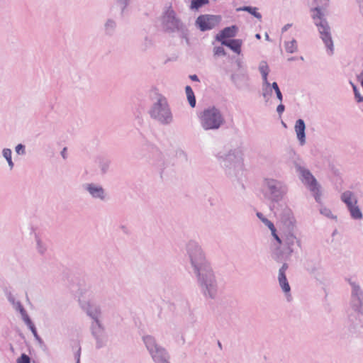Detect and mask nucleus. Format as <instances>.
Segmentation results:
<instances>
[{
	"label": "nucleus",
	"instance_id": "nucleus-1",
	"mask_svg": "<svg viewBox=\"0 0 363 363\" xmlns=\"http://www.w3.org/2000/svg\"><path fill=\"white\" fill-rule=\"evenodd\" d=\"M186 252L203 295L214 299L218 290V281L201 247L197 242L190 241L186 245Z\"/></svg>",
	"mask_w": 363,
	"mask_h": 363
},
{
	"label": "nucleus",
	"instance_id": "nucleus-43",
	"mask_svg": "<svg viewBox=\"0 0 363 363\" xmlns=\"http://www.w3.org/2000/svg\"><path fill=\"white\" fill-rule=\"evenodd\" d=\"M353 91L357 101L363 102V96L361 95L356 85H353Z\"/></svg>",
	"mask_w": 363,
	"mask_h": 363
},
{
	"label": "nucleus",
	"instance_id": "nucleus-38",
	"mask_svg": "<svg viewBox=\"0 0 363 363\" xmlns=\"http://www.w3.org/2000/svg\"><path fill=\"white\" fill-rule=\"evenodd\" d=\"M246 77L245 75H240V74H233L231 75V80L232 82L235 84V85L238 88V89H241L242 86L240 83V81L242 79H244Z\"/></svg>",
	"mask_w": 363,
	"mask_h": 363
},
{
	"label": "nucleus",
	"instance_id": "nucleus-7",
	"mask_svg": "<svg viewBox=\"0 0 363 363\" xmlns=\"http://www.w3.org/2000/svg\"><path fill=\"white\" fill-rule=\"evenodd\" d=\"M346 281L350 286V308L363 315V288L354 277L347 278Z\"/></svg>",
	"mask_w": 363,
	"mask_h": 363
},
{
	"label": "nucleus",
	"instance_id": "nucleus-32",
	"mask_svg": "<svg viewBox=\"0 0 363 363\" xmlns=\"http://www.w3.org/2000/svg\"><path fill=\"white\" fill-rule=\"evenodd\" d=\"M111 162L108 159L101 158L99 162V167L102 175L106 174L109 169Z\"/></svg>",
	"mask_w": 363,
	"mask_h": 363
},
{
	"label": "nucleus",
	"instance_id": "nucleus-14",
	"mask_svg": "<svg viewBox=\"0 0 363 363\" xmlns=\"http://www.w3.org/2000/svg\"><path fill=\"white\" fill-rule=\"evenodd\" d=\"M361 313L352 311L348 312L346 320V328L352 335H357L363 330V320Z\"/></svg>",
	"mask_w": 363,
	"mask_h": 363
},
{
	"label": "nucleus",
	"instance_id": "nucleus-9",
	"mask_svg": "<svg viewBox=\"0 0 363 363\" xmlns=\"http://www.w3.org/2000/svg\"><path fill=\"white\" fill-rule=\"evenodd\" d=\"M164 29L170 33L181 32L184 33L186 26L182 21L177 17L176 13L172 9H168L163 17Z\"/></svg>",
	"mask_w": 363,
	"mask_h": 363
},
{
	"label": "nucleus",
	"instance_id": "nucleus-48",
	"mask_svg": "<svg viewBox=\"0 0 363 363\" xmlns=\"http://www.w3.org/2000/svg\"><path fill=\"white\" fill-rule=\"evenodd\" d=\"M276 111H277L278 115L279 116V117H281L282 113L285 111V106L282 104V102H280V104L277 106Z\"/></svg>",
	"mask_w": 363,
	"mask_h": 363
},
{
	"label": "nucleus",
	"instance_id": "nucleus-18",
	"mask_svg": "<svg viewBox=\"0 0 363 363\" xmlns=\"http://www.w3.org/2000/svg\"><path fill=\"white\" fill-rule=\"evenodd\" d=\"M238 30V28L235 25L225 27L216 35V40L220 42V43H222V41H227L228 40V38L235 37Z\"/></svg>",
	"mask_w": 363,
	"mask_h": 363
},
{
	"label": "nucleus",
	"instance_id": "nucleus-39",
	"mask_svg": "<svg viewBox=\"0 0 363 363\" xmlns=\"http://www.w3.org/2000/svg\"><path fill=\"white\" fill-rule=\"evenodd\" d=\"M16 309L20 312L23 320H24V318H27L29 317L26 309L23 308L20 301H17L16 303Z\"/></svg>",
	"mask_w": 363,
	"mask_h": 363
},
{
	"label": "nucleus",
	"instance_id": "nucleus-40",
	"mask_svg": "<svg viewBox=\"0 0 363 363\" xmlns=\"http://www.w3.org/2000/svg\"><path fill=\"white\" fill-rule=\"evenodd\" d=\"M272 88H273V90L275 91L277 99L280 102H282L283 101V94L279 87L278 84L276 82L272 83Z\"/></svg>",
	"mask_w": 363,
	"mask_h": 363
},
{
	"label": "nucleus",
	"instance_id": "nucleus-5",
	"mask_svg": "<svg viewBox=\"0 0 363 363\" xmlns=\"http://www.w3.org/2000/svg\"><path fill=\"white\" fill-rule=\"evenodd\" d=\"M199 118L201 128L206 131L218 130L225 123L221 111L215 106L205 108Z\"/></svg>",
	"mask_w": 363,
	"mask_h": 363
},
{
	"label": "nucleus",
	"instance_id": "nucleus-30",
	"mask_svg": "<svg viewBox=\"0 0 363 363\" xmlns=\"http://www.w3.org/2000/svg\"><path fill=\"white\" fill-rule=\"evenodd\" d=\"M309 189L312 192L315 201L317 203L321 204L322 203V198H321L322 194L320 191V186L318 184H317L315 185L311 186V188Z\"/></svg>",
	"mask_w": 363,
	"mask_h": 363
},
{
	"label": "nucleus",
	"instance_id": "nucleus-53",
	"mask_svg": "<svg viewBox=\"0 0 363 363\" xmlns=\"http://www.w3.org/2000/svg\"><path fill=\"white\" fill-rule=\"evenodd\" d=\"M66 150H67V148L66 147H64L63 150L61 151V155L62 157L65 159L67 157V155H66Z\"/></svg>",
	"mask_w": 363,
	"mask_h": 363
},
{
	"label": "nucleus",
	"instance_id": "nucleus-3",
	"mask_svg": "<svg viewBox=\"0 0 363 363\" xmlns=\"http://www.w3.org/2000/svg\"><path fill=\"white\" fill-rule=\"evenodd\" d=\"M216 157L225 175L231 179H237L242 171L243 159L240 148H230L220 151Z\"/></svg>",
	"mask_w": 363,
	"mask_h": 363
},
{
	"label": "nucleus",
	"instance_id": "nucleus-4",
	"mask_svg": "<svg viewBox=\"0 0 363 363\" xmlns=\"http://www.w3.org/2000/svg\"><path fill=\"white\" fill-rule=\"evenodd\" d=\"M150 117L162 125L173 123L174 117L167 99L160 95L148 110Z\"/></svg>",
	"mask_w": 363,
	"mask_h": 363
},
{
	"label": "nucleus",
	"instance_id": "nucleus-50",
	"mask_svg": "<svg viewBox=\"0 0 363 363\" xmlns=\"http://www.w3.org/2000/svg\"><path fill=\"white\" fill-rule=\"evenodd\" d=\"M80 351H81V348L79 347L77 352V353L75 354V359L77 360V363H79V359H80Z\"/></svg>",
	"mask_w": 363,
	"mask_h": 363
},
{
	"label": "nucleus",
	"instance_id": "nucleus-8",
	"mask_svg": "<svg viewBox=\"0 0 363 363\" xmlns=\"http://www.w3.org/2000/svg\"><path fill=\"white\" fill-rule=\"evenodd\" d=\"M143 340L155 363H170L168 352L157 342L154 337L145 335Z\"/></svg>",
	"mask_w": 363,
	"mask_h": 363
},
{
	"label": "nucleus",
	"instance_id": "nucleus-28",
	"mask_svg": "<svg viewBox=\"0 0 363 363\" xmlns=\"http://www.w3.org/2000/svg\"><path fill=\"white\" fill-rule=\"evenodd\" d=\"M185 92L186 94L187 100L191 108H194L196 106V97L194 93L190 86H186L185 87Z\"/></svg>",
	"mask_w": 363,
	"mask_h": 363
},
{
	"label": "nucleus",
	"instance_id": "nucleus-27",
	"mask_svg": "<svg viewBox=\"0 0 363 363\" xmlns=\"http://www.w3.org/2000/svg\"><path fill=\"white\" fill-rule=\"evenodd\" d=\"M259 70L262 74V84H267L269 81L267 77L269 72V68L265 61H262L259 65Z\"/></svg>",
	"mask_w": 363,
	"mask_h": 363
},
{
	"label": "nucleus",
	"instance_id": "nucleus-11",
	"mask_svg": "<svg viewBox=\"0 0 363 363\" xmlns=\"http://www.w3.org/2000/svg\"><path fill=\"white\" fill-rule=\"evenodd\" d=\"M91 334L96 341V347L102 348L106 345L108 336L106 333L103 320L91 322L90 325Z\"/></svg>",
	"mask_w": 363,
	"mask_h": 363
},
{
	"label": "nucleus",
	"instance_id": "nucleus-58",
	"mask_svg": "<svg viewBox=\"0 0 363 363\" xmlns=\"http://www.w3.org/2000/svg\"><path fill=\"white\" fill-rule=\"evenodd\" d=\"M217 344H218V347H219L220 350H222V349H223V346H222L221 342L218 340Z\"/></svg>",
	"mask_w": 363,
	"mask_h": 363
},
{
	"label": "nucleus",
	"instance_id": "nucleus-34",
	"mask_svg": "<svg viewBox=\"0 0 363 363\" xmlns=\"http://www.w3.org/2000/svg\"><path fill=\"white\" fill-rule=\"evenodd\" d=\"M285 50L289 53H294L298 50L297 42L295 39L285 43Z\"/></svg>",
	"mask_w": 363,
	"mask_h": 363
},
{
	"label": "nucleus",
	"instance_id": "nucleus-10",
	"mask_svg": "<svg viewBox=\"0 0 363 363\" xmlns=\"http://www.w3.org/2000/svg\"><path fill=\"white\" fill-rule=\"evenodd\" d=\"M81 308L91 318V322L103 320V313L99 304L91 300L79 299Z\"/></svg>",
	"mask_w": 363,
	"mask_h": 363
},
{
	"label": "nucleus",
	"instance_id": "nucleus-59",
	"mask_svg": "<svg viewBox=\"0 0 363 363\" xmlns=\"http://www.w3.org/2000/svg\"><path fill=\"white\" fill-rule=\"evenodd\" d=\"M255 38H256L257 39L259 40V39L261 38V35H260V34H259V33H257V34L255 35Z\"/></svg>",
	"mask_w": 363,
	"mask_h": 363
},
{
	"label": "nucleus",
	"instance_id": "nucleus-36",
	"mask_svg": "<svg viewBox=\"0 0 363 363\" xmlns=\"http://www.w3.org/2000/svg\"><path fill=\"white\" fill-rule=\"evenodd\" d=\"M208 3V0H192L191 2V9L198 10Z\"/></svg>",
	"mask_w": 363,
	"mask_h": 363
},
{
	"label": "nucleus",
	"instance_id": "nucleus-29",
	"mask_svg": "<svg viewBox=\"0 0 363 363\" xmlns=\"http://www.w3.org/2000/svg\"><path fill=\"white\" fill-rule=\"evenodd\" d=\"M278 280L279 285L285 294L289 293L291 288L287 281L286 274H281L278 276Z\"/></svg>",
	"mask_w": 363,
	"mask_h": 363
},
{
	"label": "nucleus",
	"instance_id": "nucleus-51",
	"mask_svg": "<svg viewBox=\"0 0 363 363\" xmlns=\"http://www.w3.org/2000/svg\"><path fill=\"white\" fill-rule=\"evenodd\" d=\"M291 23H287L282 28H281V32L282 33H284L286 32L289 28L291 27Z\"/></svg>",
	"mask_w": 363,
	"mask_h": 363
},
{
	"label": "nucleus",
	"instance_id": "nucleus-44",
	"mask_svg": "<svg viewBox=\"0 0 363 363\" xmlns=\"http://www.w3.org/2000/svg\"><path fill=\"white\" fill-rule=\"evenodd\" d=\"M17 363H30V358L26 354H21V355L17 359Z\"/></svg>",
	"mask_w": 363,
	"mask_h": 363
},
{
	"label": "nucleus",
	"instance_id": "nucleus-2",
	"mask_svg": "<svg viewBox=\"0 0 363 363\" xmlns=\"http://www.w3.org/2000/svg\"><path fill=\"white\" fill-rule=\"evenodd\" d=\"M329 2L330 0H318V5L312 9V11H313L312 18L314 24L318 28L320 38L325 45L327 52L331 56L334 53V44L331 35V28L323 12V11L328 8Z\"/></svg>",
	"mask_w": 363,
	"mask_h": 363
},
{
	"label": "nucleus",
	"instance_id": "nucleus-60",
	"mask_svg": "<svg viewBox=\"0 0 363 363\" xmlns=\"http://www.w3.org/2000/svg\"><path fill=\"white\" fill-rule=\"evenodd\" d=\"M137 118H138V122H139V123H141V122H142V121H143L142 118H140V117H139V116H138Z\"/></svg>",
	"mask_w": 363,
	"mask_h": 363
},
{
	"label": "nucleus",
	"instance_id": "nucleus-41",
	"mask_svg": "<svg viewBox=\"0 0 363 363\" xmlns=\"http://www.w3.org/2000/svg\"><path fill=\"white\" fill-rule=\"evenodd\" d=\"M213 54L215 56H225L226 52L223 46H217L213 48Z\"/></svg>",
	"mask_w": 363,
	"mask_h": 363
},
{
	"label": "nucleus",
	"instance_id": "nucleus-20",
	"mask_svg": "<svg viewBox=\"0 0 363 363\" xmlns=\"http://www.w3.org/2000/svg\"><path fill=\"white\" fill-rule=\"evenodd\" d=\"M294 130L297 139L301 145L306 144V124L303 119H298L296 121Z\"/></svg>",
	"mask_w": 363,
	"mask_h": 363
},
{
	"label": "nucleus",
	"instance_id": "nucleus-55",
	"mask_svg": "<svg viewBox=\"0 0 363 363\" xmlns=\"http://www.w3.org/2000/svg\"><path fill=\"white\" fill-rule=\"evenodd\" d=\"M359 6H363V0H356Z\"/></svg>",
	"mask_w": 363,
	"mask_h": 363
},
{
	"label": "nucleus",
	"instance_id": "nucleus-57",
	"mask_svg": "<svg viewBox=\"0 0 363 363\" xmlns=\"http://www.w3.org/2000/svg\"><path fill=\"white\" fill-rule=\"evenodd\" d=\"M264 37H265V39H266L267 40H268V41H270V40H270V38H269V35H268V33H265Z\"/></svg>",
	"mask_w": 363,
	"mask_h": 363
},
{
	"label": "nucleus",
	"instance_id": "nucleus-61",
	"mask_svg": "<svg viewBox=\"0 0 363 363\" xmlns=\"http://www.w3.org/2000/svg\"><path fill=\"white\" fill-rule=\"evenodd\" d=\"M350 84H351V86L353 87V85H355L352 81L350 82Z\"/></svg>",
	"mask_w": 363,
	"mask_h": 363
},
{
	"label": "nucleus",
	"instance_id": "nucleus-13",
	"mask_svg": "<svg viewBox=\"0 0 363 363\" xmlns=\"http://www.w3.org/2000/svg\"><path fill=\"white\" fill-rule=\"evenodd\" d=\"M221 21L220 16L204 14L199 16L196 20V25L201 31L214 28Z\"/></svg>",
	"mask_w": 363,
	"mask_h": 363
},
{
	"label": "nucleus",
	"instance_id": "nucleus-26",
	"mask_svg": "<svg viewBox=\"0 0 363 363\" xmlns=\"http://www.w3.org/2000/svg\"><path fill=\"white\" fill-rule=\"evenodd\" d=\"M272 83L270 84L269 82L267 84H262V95L265 102H268L269 101L270 98L272 96Z\"/></svg>",
	"mask_w": 363,
	"mask_h": 363
},
{
	"label": "nucleus",
	"instance_id": "nucleus-46",
	"mask_svg": "<svg viewBox=\"0 0 363 363\" xmlns=\"http://www.w3.org/2000/svg\"><path fill=\"white\" fill-rule=\"evenodd\" d=\"M116 1L121 6V13H123L129 5L130 0H116Z\"/></svg>",
	"mask_w": 363,
	"mask_h": 363
},
{
	"label": "nucleus",
	"instance_id": "nucleus-42",
	"mask_svg": "<svg viewBox=\"0 0 363 363\" xmlns=\"http://www.w3.org/2000/svg\"><path fill=\"white\" fill-rule=\"evenodd\" d=\"M257 216L259 218H260L262 220V221L269 228V229H272V228H274V224L272 222H271L269 220H268L267 218H264L263 217V215L262 213H257Z\"/></svg>",
	"mask_w": 363,
	"mask_h": 363
},
{
	"label": "nucleus",
	"instance_id": "nucleus-24",
	"mask_svg": "<svg viewBox=\"0 0 363 363\" xmlns=\"http://www.w3.org/2000/svg\"><path fill=\"white\" fill-rule=\"evenodd\" d=\"M341 200L343 203H345L347 208H348L351 207L352 205L354 204V201L357 199L354 196L353 192L350 191H346L342 194Z\"/></svg>",
	"mask_w": 363,
	"mask_h": 363
},
{
	"label": "nucleus",
	"instance_id": "nucleus-63",
	"mask_svg": "<svg viewBox=\"0 0 363 363\" xmlns=\"http://www.w3.org/2000/svg\"><path fill=\"white\" fill-rule=\"evenodd\" d=\"M300 60H304L303 57L301 56Z\"/></svg>",
	"mask_w": 363,
	"mask_h": 363
},
{
	"label": "nucleus",
	"instance_id": "nucleus-64",
	"mask_svg": "<svg viewBox=\"0 0 363 363\" xmlns=\"http://www.w3.org/2000/svg\"><path fill=\"white\" fill-rule=\"evenodd\" d=\"M282 125H283L284 127H286V123H284V122H282Z\"/></svg>",
	"mask_w": 363,
	"mask_h": 363
},
{
	"label": "nucleus",
	"instance_id": "nucleus-12",
	"mask_svg": "<svg viewBox=\"0 0 363 363\" xmlns=\"http://www.w3.org/2000/svg\"><path fill=\"white\" fill-rule=\"evenodd\" d=\"M275 213L279 216L283 230H296V219L291 210L289 207L284 206L280 209L277 208Z\"/></svg>",
	"mask_w": 363,
	"mask_h": 363
},
{
	"label": "nucleus",
	"instance_id": "nucleus-56",
	"mask_svg": "<svg viewBox=\"0 0 363 363\" xmlns=\"http://www.w3.org/2000/svg\"><path fill=\"white\" fill-rule=\"evenodd\" d=\"M181 341H182V345L185 344L186 340H185V337L184 335L181 336Z\"/></svg>",
	"mask_w": 363,
	"mask_h": 363
},
{
	"label": "nucleus",
	"instance_id": "nucleus-35",
	"mask_svg": "<svg viewBox=\"0 0 363 363\" xmlns=\"http://www.w3.org/2000/svg\"><path fill=\"white\" fill-rule=\"evenodd\" d=\"M168 301L172 305H176L177 302L185 303V300L182 296L177 291H175L172 298H168Z\"/></svg>",
	"mask_w": 363,
	"mask_h": 363
},
{
	"label": "nucleus",
	"instance_id": "nucleus-52",
	"mask_svg": "<svg viewBox=\"0 0 363 363\" xmlns=\"http://www.w3.org/2000/svg\"><path fill=\"white\" fill-rule=\"evenodd\" d=\"M189 78L194 82H199V79L196 74L189 75Z\"/></svg>",
	"mask_w": 363,
	"mask_h": 363
},
{
	"label": "nucleus",
	"instance_id": "nucleus-22",
	"mask_svg": "<svg viewBox=\"0 0 363 363\" xmlns=\"http://www.w3.org/2000/svg\"><path fill=\"white\" fill-rule=\"evenodd\" d=\"M23 321L26 323V325L28 327V328L30 330V331L32 332L35 339L38 342L40 347L42 348L45 347L43 340L38 335L36 328H35V325L33 324V323L32 322L30 317H28L27 318H24Z\"/></svg>",
	"mask_w": 363,
	"mask_h": 363
},
{
	"label": "nucleus",
	"instance_id": "nucleus-45",
	"mask_svg": "<svg viewBox=\"0 0 363 363\" xmlns=\"http://www.w3.org/2000/svg\"><path fill=\"white\" fill-rule=\"evenodd\" d=\"M16 152L19 155H24L26 154V147L23 144H18L15 148Z\"/></svg>",
	"mask_w": 363,
	"mask_h": 363
},
{
	"label": "nucleus",
	"instance_id": "nucleus-15",
	"mask_svg": "<svg viewBox=\"0 0 363 363\" xmlns=\"http://www.w3.org/2000/svg\"><path fill=\"white\" fill-rule=\"evenodd\" d=\"M82 189L89 194V195L96 200L105 201L108 199V194L105 189L99 184L85 183L82 184Z\"/></svg>",
	"mask_w": 363,
	"mask_h": 363
},
{
	"label": "nucleus",
	"instance_id": "nucleus-17",
	"mask_svg": "<svg viewBox=\"0 0 363 363\" xmlns=\"http://www.w3.org/2000/svg\"><path fill=\"white\" fill-rule=\"evenodd\" d=\"M295 167L296 171L301 175V179L302 182L308 185L309 189L311 188V186L318 184L316 179L313 176V174L308 169L301 167L300 164H296Z\"/></svg>",
	"mask_w": 363,
	"mask_h": 363
},
{
	"label": "nucleus",
	"instance_id": "nucleus-37",
	"mask_svg": "<svg viewBox=\"0 0 363 363\" xmlns=\"http://www.w3.org/2000/svg\"><path fill=\"white\" fill-rule=\"evenodd\" d=\"M320 214H322L323 216H324L328 218L337 220V216H334L332 213V211H330V209L325 206H321L320 208Z\"/></svg>",
	"mask_w": 363,
	"mask_h": 363
},
{
	"label": "nucleus",
	"instance_id": "nucleus-31",
	"mask_svg": "<svg viewBox=\"0 0 363 363\" xmlns=\"http://www.w3.org/2000/svg\"><path fill=\"white\" fill-rule=\"evenodd\" d=\"M238 11H247L249 13H250L251 15H252L254 17H255L256 18H257L259 20L262 19V15L260 13H259L257 11V8H256V7L245 6L243 7H240V8L238 9Z\"/></svg>",
	"mask_w": 363,
	"mask_h": 363
},
{
	"label": "nucleus",
	"instance_id": "nucleus-23",
	"mask_svg": "<svg viewBox=\"0 0 363 363\" xmlns=\"http://www.w3.org/2000/svg\"><path fill=\"white\" fill-rule=\"evenodd\" d=\"M117 27V23L112 18H108L104 23V33L106 35H114Z\"/></svg>",
	"mask_w": 363,
	"mask_h": 363
},
{
	"label": "nucleus",
	"instance_id": "nucleus-16",
	"mask_svg": "<svg viewBox=\"0 0 363 363\" xmlns=\"http://www.w3.org/2000/svg\"><path fill=\"white\" fill-rule=\"evenodd\" d=\"M283 233L284 245L287 248L289 254L291 255L296 250V247H301V241L295 235V230H283Z\"/></svg>",
	"mask_w": 363,
	"mask_h": 363
},
{
	"label": "nucleus",
	"instance_id": "nucleus-62",
	"mask_svg": "<svg viewBox=\"0 0 363 363\" xmlns=\"http://www.w3.org/2000/svg\"><path fill=\"white\" fill-rule=\"evenodd\" d=\"M294 60V57H291V58L289 59V60H290V61L291 60Z\"/></svg>",
	"mask_w": 363,
	"mask_h": 363
},
{
	"label": "nucleus",
	"instance_id": "nucleus-54",
	"mask_svg": "<svg viewBox=\"0 0 363 363\" xmlns=\"http://www.w3.org/2000/svg\"><path fill=\"white\" fill-rule=\"evenodd\" d=\"M8 299H9V301L11 303H12L13 304H16V303H15V299H14V298H13V297H12V296H9V297L8 298Z\"/></svg>",
	"mask_w": 363,
	"mask_h": 363
},
{
	"label": "nucleus",
	"instance_id": "nucleus-25",
	"mask_svg": "<svg viewBox=\"0 0 363 363\" xmlns=\"http://www.w3.org/2000/svg\"><path fill=\"white\" fill-rule=\"evenodd\" d=\"M350 211L351 217L354 220H360L362 218V213L357 206V200L354 201V204L352 205L351 207L347 208Z\"/></svg>",
	"mask_w": 363,
	"mask_h": 363
},
{
	"label": "nucleus",
	"instance_id": "nucleus-47",
	"mask_svg": "<svg viewBox=\"0 0 363 363\" xmlns=\"http://www.w3.org/2000/svg\"><path fill=\"white\" fill-rule=\"evenodd\" d=\"M272 232V235H273V237L274 238V239L277 241V242L279 244H281L282 243V240L281 238L276 233V228L274 226V228H272V229H269Z\"/></svg>",
	"mask_w": 363,
	"mask_h": 363
},
{
	"label": "nucleus",
	"instance_id": "nucleus-33",
	"mask_svg": "<svg viewBox=\"0 0 363 363\" xmlns=\"http://www.w3.org/2000/svg\"><path fill=\"white\" fill-rule=\"evenodd\" d=\"M2 155L8 162V165L10 169H12L14 167V163L12 160V152L9 148H4L2 150Z\"/></svg>",
	"mask_w": 363,
	"mask_h": 363
},
{
	"label": "nucleus",
	"instance_id": "nucleus-6",
	"mask_svg": "<svg viewBox=\"0 0 363 363\" xmlns=\"http://www.w3.org/2000/svg\"><path fill=\"white\" fill-rule=\"evenodd\" d=\"M264 195L272 203H278L286 194L288 188L281 180L267 178L264 180Z\"/></svg>",
	"mask_w": 363,
	"mask_h": 363
},
{
	"label": "nucleus",
	"instance_id": "nucleus-19",
	"mask_svg": "<svg viewBox=\"0 0 363 363\" xmlns=\"http://www.w3.org/2000/svg\"><path fill=\"white\" fill-rule=\"evenodd\" d=\"M305 269L311 275L316 277L320 275V263L315 259L308 258L304 262Z\"/></svg>",
	"mask_w": 363,
	"mask_h": 363
},
{
	"label": "nucleus",
	"instance_id": "nucleus-21",
	"mask_svg": "<svg viewBox=\"0 0 363 363\" xmlns=\"http://www.w3.org/2000/svg\"><path fill=\"white\" fill-rule=\"evenodd\" d=\"M221 45L229 48L234 52L239 55L241 52L242 40L241 39H230L227 41H222Z\"/></svg>",
	"mask_w": 363,
	"mask_h": 363
},
{
	"label": "nucleus",
	"instance_id": "nucleus-49",
	"mask_svg": "<svg viewBox=\"0 0 363 363\" xmlns=\"http://www.w3.org/2000/svg\"><path fill=\"white\" fill-rule=\"evenodd\" d=\"M288 269V264L286 263H284L281 267L279 270V275L286 274V271Z\"/></svg>",
	"mask_w": 363,
	"mask_h": 363
}]
</instances>
